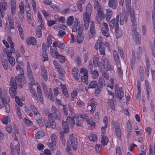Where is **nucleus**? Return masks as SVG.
Instances as JSON below:
<instances>
[{
  "label": "nucleus",
  "mask_w": 155,
  "mask_h": 155,
  "mask_svg": "<svg viewBox=\"0 0 155 155\" xmlns=\"http://www.w3.org/2000/svg\"><path fill=\"white\" fill-rule=\"evenodd\" d=\"M91 11V4L89 3L87 6L85 12L83 14L84 26L86 29L88 28L89 25Z\"/></svg>",
  "instance_id": "nucleus-1"
},
{
  "label": "nucleus",
  "mask_w": 155,
  "mask_h": 155,
  "mask_svg": "<svg viewBox=\"0 0 155 155\" xmlns=\"http://www.w3.org/2000/svg\"><path fill=\"white\" fill-rule=\"evenodd\" d=\"M45 112L46 115H48V121H45L44 124L47 128L51 127L53 129H54L56 127V123L55 122L54 118H53L51 113H49L48 110L46 108L45 109Z\"/></svg>",
  "instance_id": "nucleus-2"
},
{
  "label": "nucleus",
  "mask_w": 155,
  "mask_h": 155,
  "mask_svg": "<svg viewBox=\"0 0 155 155\" xmlns=\"http://www.w3.org/2000/svg\"><path fill=\"white\" fill-rule=\"evenodd\" d=\"M106 84L105 80L103 77L99 78L97 83V86L95 89L94 95L97 96L101 91L103 86H104Z\"/></svg>",
  "instance_id": "nucleus-3"
},
{
  "label": "nucleus",
  "mask_w": 155,
  "mask_h": 155,
  "mask_svg": "<svg viewBox=\"0 0 155 155\" xmlns=\"http://www.w3.org/2000/svg\"><path fill=\"white\" fill-rule=\"evenodd\" d=\"M126 6L127 9H129L130 7V0H125ZM129 11L130 15V19L132 23V25L135 27L137 24L135 17L134 14V12L133 9L130 8H129Z\"/></svg>",
  "instance_id": "nucleus-4"
},
{
  "label": "nucleus",
  "mask_w": 155,
  "mask_h": 155,
  "mask_svg": "<svg viewBox=\"0 0 155 155\" xmlns=\"http://www.w3.org/2000/svg\"><path fill=\"white\" fill-rule=\"evenodd\" d=\"M95 48L98 50L99 49L100 54L103 55L105 54V45L102 41L100 38H99L96 43L95 45Z\"/></svg>",
  "instance_id": "nucleus-5"
},
{
  "label": "nucleus",
  "mask_w": 155,
  "mask_h": 155,
  "mask_svg": "<svg viewBox=\"0 0 155 155\" xmlns=\"http://www.w3.org/2000/svg\"><path fill=\"white\" fill-rule=\"evenodd\" d=\"M13 78L12 79V81L10 83L11 87L9 88V92L11 97L14 98L15 97L16 95V90L17 87L16 86V84L15 83V81H13Z\"/></svg>",
  "instance_id": "nucleus-6"
},
{
  "label": "nucleus",
  "mask_w": 155,
  "mask_h": 155,
  "mask_svg": "<svg viewBox=\"0 0 155 155\" xmlns=\"http://www.w3.org/2000/svg\"><path fill=\"white\" fill-rule=\"evenodd\" d=\"M81 73L83 75L81 77V81L83 82H85L86 85L88 84V71L87 69L84 68H82L80 70Z\"/></svg>",
  "instance_id": "nucleus-7"
},
{
  "label": "nucleus",
  "mask_w": 155,
  "mask_h": 155,
  "mask_svg": "<svg viewBox=\"0 0 155 155\" xmlns=\"http://www.w3.org/2000/svg\"><path fill=\"white\" fill-rule=\"evenodd\" d=\"M136 25H137L136 24ZM133 26V25H132ZM134 28L132 30V37L134 41L136 44H140L141 43V38L140 35L138 32H137L135 29L136 27V25L135 27L133 26Z\"/></svg>",
  "instance_id": "nucleus-8"
},
{
  "label": "nucleus",
  "mask_w": 155,
  "mask_h": 155,
  "mask_svg": "<svg viewBox=\"0 0 155 155\" xmlns=\"http://www.w3.org/2000/svg\"><path fill=\"white\" fill-rule=\"evenodd\" d=\"M94 99L92 98L90 100V103H89L87 106V110L91 114H93L95 109L96 104L94 102Z\"/></svg>",
  "instance_id": "nucleus-9"
},
{
  "label": "nucleus",
  "mask_w": 155,
  "mask_h": 155,
  "mask_svg": "<svg viewBox=\"0 0 155 155\" xmlns=\"http://www.w3.org/2000/svg\"><path fill=\"white\" fill-rule=\"evenodd\" d=\"M119 17L117 15L116 17V21L115 25V34L117 37H120L122 34V31L119 28L118 25Z\"/></svg>",
  "instance_id": "nucleus-10"
},
{
  "label": "nucleus",
  "mask_w": 155,
  "mask_h": 155,
  "mask_svg": "<svg viewBox=\"0 0 155 155\" xmlns=\"http://www.w3.org/2000/svg\"><path fill=\"white\" fill-rule=\"evenodd\" d=\"M19 74L18 75V76H16L15 78V79L13 77H12L11 78L10 83L12 81L11 80L12 78H13V81L15 82V83L16 84V86H17V84H18L21 87V88L22 87V85L25 83V81L22 78L20 77L21 76Z\"/></svg>",
  "instance_id": "nucleus-11"
},
{
  "label": "nucleus",
  "mask_w": 155,
  "mask_h": 155,
  "mask_svg": "<svg viewBox=\"0 0 155 155\" xmlns=\"http://www.w3.org/2000/svg\"><path fill=\"white\" fill-rule=\"evenodd\" d=\"M27 73L28 76V77L30 81L31 82V85H35V82L34 81L33 77L32 75V72L30 68V67L28 63H27Z\"/></svg>",
  "instance_id": "nucleus-12"
},
{
  "label": "nucleus",
  "mask_w": 155,
  "mask_h": 155,
  "mask_svg": "<svg viewBox=\"0 0 155 155\" xmlns=\"http://www.w3.org/2000/svg\"><path fill=\"white\" fill-rule=\"evenodd\" d=\"M74 134L70 136L69 140L71 142V146L74 150L75 151L77 147V142L76 138L74 137Z\"/></svg>",
  "instance_id": "nucleus-13"
},
{
  "label": "nucleus",
  "mask_w": 155,
  "mask_h": 155,
  "mask_svg": "<svg viewBox=\"0 0 155 155\" xmlns=\"http://www.w3.org/2000/svg\"><path fill=\"white\" fill-rule=\"evenodd\" d=\"M42 55L43 58V62L48 60V55L47 52V49L45 44L44 43L42 44Z\"/></svg>",
  "instance_id": "nucleus-14"
},
{
  "label": "nucleus",
  "mask_w": 155,
  "mask_h": 155,
  "mask_svg": "<svg viewBox=\"0 0 155 155\" xmlns=\"http://www.w3.org/2000/svg\"><path fill=\"white\" fill-rule=\"evenodd\" d=\"M101 31L103 35L107 37L110 36L108 32V28L106 23L104 22L103 23V26L101 27Z\"/></svg>",
  "instance_id": "nucleus-15"
},
{
  "label": "nucleus",
  "mask_w": 155,
  "mask_h": 155,
  "mask_svg": "<svg viewBox=\"0 0 155 155\" xmlns=\"http://www.w3.org/2000/svg\"><path fill=\"white\" fill-rule=\"evenodd\" d=\"M78 35L76 38V41L78 44L81 43L84 40V35L83 33V29L78 31Z\"/></svg>",
  "instance_id": "nucleus-16"
},
{
  "label": "nucleus",
  "mask_w": 155,
  "mask_h": 155,
  "mask_svg": "<svg viewBox=\"0 0 155 155\" xmlns=\"http://www.w3.org/2000/svg\"><path fill=\"white\" fill-rule=\"evenodd\" d=\"M80 29H82L80 27V22L77 19L75 18L74 24L72 25V31L73 32H76L77 31H79Z\"/></svg>",
  "instance_id": "nucleus-17"
},
{
  "label": "nucleus",
  "mask_w": 155,
  "mask_h": 155,
  "mask_svg": "<svg viewBox=\"0 0 155 155\" xmlns=\"http://www.w3.org/2000/svg\"><path fill=\"white\" fill-rule=\"evenodd\" d=\"M115 134L118 139L121 138V131L119 124L118 123H115L114 124Z\"/></svg>",
  "instance_id": "nucleus-18"
},
{
  "label": "nucleus",
  "mask_w": 155,
  "mask_h": 155,
  "mask_svg": "<svg viewBox=\"0 0 155 155\" xmlns=\"http://www.w3.org/2000/svg\"><path fill=\"white\" fill-rule=\"evenodd\" d=\"M7 8V2H5L4 0H3V2H2V4L0 2V11L2 18H3L4 16V12L3 9L4 11Z\"/></svg>",
  "instance_id": "nucleus-19"
},
{
  "label": "nucleus",
  "mask_w": 155,
  "mask_h": 155,
  "mask_svg": "<svg viewBox=\"0 0 155 155\" xmlns=\"http://www.w3.org/2000/svg\"><path fill=\"white\" fill-rule=\"evenodd\" d=\"M79 118V116L77 115H75L74 117L72 118L69 117V118H68L66 120L68 122V120L70 121V123L71 124L70 125L71 127H73L74 125L75 124V121L77 122L78 120V119ZM68 124H70L69 122H68Z\"/></svg>",
  "instance_id": "nucleus-20"
},
{
  "label": "nucleus",
  "mask_w": 155,
  "mask_h": 155,
  "mask_svg": "<svg viewBox=\"0 0 155 155\" xmlns=\"http://www.w3.org/2000/svg\"><path fill=\"white\" fill-rule=\"evenodd\" d=\"M115 95L117 97L121 100L124 97V94L122 88L115 90Z\"/></svg>",
  "instance_id": "nucleus-21"
},
{
  "label": "nucleus",
  "mask_w": 155,
  "mask_h": 155,
  "mask_svg": "<svg viewBox=\"0 0 155 155\" xmlns=\"http://www.w3.org/2000/svg\"><path fill=\"white\" fill-rule=\"evenodd\" d=\"M43 26V24H40V25H38L35 29L36 35L38 38H40L42 36V32L41 30Z\"/></svg>",
  "instance_id": "nucleus-22"
},
{
  "label": "nucleus",
  "mask_w": 155,
  "mask_h": 155,
  "mask_svg": "<svg viewBox=\"0 0 155 155\" xmlns=\"http://www.w3.org/2000/svg\"><path fill=\"white\" fill-rule=\"evenodd\" d=\"M78 72L79 70L77 68L74 67L73 68L72 73L74 78L76 80H79L80 78V74Z\"/></svg>",
  "instance_id": "nucleus-23"
},
{
  "label": "nucleus",
  "mask_w": 155,
  "mask_h": 155,
  "mask_svg": "<svg viewBox=\"0 0 155 155\" xmlns=\"http://www.w3.org/2000/svg\"><path fill=\"white\" fill-rule=\"evenodd\" d=\"M106 11V13L105 14V18L107 22H108L111 17L113 12L110 8L107 9Z\"/></svg>",
  "instance_id": "nucleus-24"
},
{
  "label": "nucleus",
  "mask_w": 155,
  "mask_h": 155,
  "mask_svg": "<svg viewBox=\"0 0 155 155\" xmlns=\"http://www.w3.org/2000/svg\"><path fill=\"white\" fill-rule=\"evenodd\" d=\"M41 73L43 78L45 81H47L48 80V76L47 73L46 71L43 67H41Z\"/></svg>",
  "instance_id": "nucleus-25"
},
{
  "label": "nucleus",
  "mask_w": 155,
  "mask_h": 155,
  "mask_svg": "<svg viewBox=\"0 0 155 155\" xmlns=\"http://www.w3.org/2000/svg\"><path fill=\"white\" fill-rule=\"evenodd\" d=\"M11 10L12 14L14 15L15 13L16 8V2L15 0H11Z\"/></svg>",
  "instance_id": "nucleus-26"
},
{
  "label": "nucleus",
  "mask_w": 155,
  "mask_h": 155,
  "mask_svg": "<svg viewBox=\"0 0 155 155\" xmlns=\"http://www.w3.org/2000/svg\"><path fill=\"white\" fill-rule=\"evenodd\" d=\"M107 126L105 125L104 126L101 127V136H102V141L103 142V138H104L107 142L108 140V138L106 136H104V134L105 133V129L107 128Z\"/></svg>",
  "instance_id": "nucleus-27"
},
{
  "label": "nucleus",
  "mask_w": 155,
  "mask_h": 155,
  "mask_svg": "<svg viewBox=\"0 0 155 155\" xmlns=\"http://www.w3.org/2000/svg\"><path fill=\"white\" fill-rule=\"evenodd\" d=\"M27 43L28 45L32 44L33 45H35L36 44V39L33 37H31V38H28L26 40Z\"/></svg>",
  "instance_id": "nucleus-28"
},
{
  "label": "nucleus",
  "mask_w": 155,
  "mask_h": 155,
  "mask_svg": "<svg viewBox=\"0 0 155 155\" xmlns=\"http://www.w3.org/2000/svg\"><path fill=\"white\" fill-rule=\"evenodd\" d=\"M46 96L50 100L53 101V94H52V90L51 88L49 89V92L47 91V92L44 93Z\"/></svg>",
  "instance_id": "nucleus-29"
},
{
  "label": "nucleus",
  "mask_w": 155,
  "mask_h": 155,
  "mask_svg": "<svg viewBox=\"0 0 155 155\" xmlns=\"http://www.w3.org/2000/svg\"><path fill=\"white\" fill-rule=\"evenodd\" d=\"M50 52L52 56L54 58L57 57L58 55V52L57 51V49L56 47L53 48L52 47H51Z\"/></svg>",
  "instance_id": "nucleus-30"
},
{
  "label": "nucleus",
  "mask_w": 155,
  "mask_h": 155,
  "mask_svg": "<svg viewBox=\"0 0 155 155\" xmlns=\"http://www.w3.org/2000/svg\"><path fill=\"white\" fill-rule=\"evenodd\" d=\"M17 28L19 31V34L20 37L22 39H23L24 38V35L23 34V29L21 27V24L18 23L17 25Z\"/></svg>",
  "instance_id": "nucleus-31"
},
{
  "label": "nucleus",
  "mask_w": 155,
  "mask_h": 155,
  "mask_svg": "<svg viewBox=\"0 0 155 155\" xmlns=\"http://www.w3.org/2000/svg\"><path fill=\"white\" fill-rule=\"evenodd\" d=\"M62 125L64 131L65 133H67L69 131V127L68 124L66 121H64L63 120Z\"/></svg>",
  "instance_id": "nucleus-32"
},
{
  "label": "nucleus",
  "mask_w": 155,
  "mask_h": 155,
  "mask_svg": "<svg viewBox=\"0 0 155 155\" xmlns=\"http://www.w3.org/2000/svg\"><path fill=\"white\" fill-rule=\"evenodd\" d=\"M131 124L130 122L128 120L127 123V136L128 137L131 135Z\"/></svg>",
  "instance_id": "nucleus-33"
},
{
  "label": "nucleus",
  "mask_w": 155,
  "mask_h": 155,
  "mask_svg": "<svg viewBox=\"0 0 155 155\" xmlns=\"http://www.w3.org/2000/svg\"><path fill=\"white\" fill-rule=\"evenodd\" d=\"M22 62H19L18 64L17 65L16 68V70L20 72V73L19 74L21 75V76H23L24 74L23 69L21 67V66H22Z\"/></svg>",
  "instance_id": "nucleus-34"
},
{
  "label": "nucleus",
  "mask_w": 155,
  "mask_h": 155,
  "mask_svg": "<svg viewBox=\"0 0 155 155\" xmlns=\"http://www.w3.org/2000/svg\"><path fill=\"white\" fill-rule=\"evenodd\" d=\"M97 17H98L101 19L103 18L104 17V14L103 12L102 8H99V9L97 10Z\"/></svg>",
  "instance_id": "nucleus-35"
},
{
  "label": "nucleus",
  "mask_w": 155,
  "mask_h": 155,
  "mask_svg": "<svg viewBox=\"0 0 155 155\" xmlns=\"http://www.w3.org/2000/svg\"><path fill=\"white\" fill-rule=\"evenodd\" d=\"M1 61L2 65L4 67V69L5 70H7L8 68V63L7 59H5L3 58H1Z\"/></svg>",
  "instance_id": "nucleus-36"
},
{
  "label": "nucleus",
  "mask_w": 155,
  "mask_h": 155,
  "mask_svg": "<svg viewBox=\"0 0 155 155\" xmlns=\"http://www.w3.org/2000/svg\"><path fill=\"white\" fill-rule=\"evenodd\" d=\"M86 0H79L77 3V6L80 12L83 10L82 5L84 3Z\"/></svg>",
  "instance_id": "nucleus-37"
},
{
  "label": "nucleus",
  "mask_w": 155,
  "mask_h": 155,
  "mask_svg": "<svg viewBox=\"0 0 155 155\" xmlns=\"http://www.w3.org/2000/svg\"><path fill=\"white\" fill-rule=\"evenodd\" d=\"M97 82L95 81H92L89 83L88 89L95 88L96 87H97Z\"/></svg>",
  "instance_id": "nucleus-38"
},
{
  "label": "nucleus",
  "mask_w": 155,
  "mask_h": 155,
  "mask_svg": "<svg viewBox=\"0 0 155 155\" xmlns=\"http://www.w3.org/2000/svg\"><path fill=\"white\" fill-rule=\"evenodd\" d=\"M90 31L92 35L94 34L95 33L94 23L93 21L91 22L90 25Z\"/></svg>",
  "instance_id": "nucleus-39"
},
{
  "label": "nucleus",
  "mask_w": 155,
  "mask_h": 155,
  "mask_svg": "<svg viewBox=\"0 0 155 155\" xmlns=\"http://www.w3.org/2000/svg\"><path fill=\"white\" fill-rule=\"evenodd\" d=\"M117 2H114L111 0H109L108 2V6L110 8L115 9L117 7Z\"/></svg>",
  "instance_id": "nucleus-40"
},
{
  "label": "nucleus",
  "mask_w": 155,
  "mask_h": 155,
  "mask_svg": "<svg viewBox=\"0 0 155 155\" xmlns=\"http://www.w3.org/2000/svg\"><path fill=\"white\" fill-rule=\"evenodd\" d=\"M56 143H48V145L50 149L52 151H54L56 148Z\"/></svg>",
  "instance_id": "nucleus-41"
},
{
  "label": "nucleus",
  "mask_w": 155,
  "mask_h": 155,
  "mask_svg": "<svg viewBox=\"0 0 155 155\" xmlns=\"http://www.w3.org/2000/svg\"><path fill=\"white\" fill-rule=\"evenodd\" d=\"M97 135L95 134H91V135L89 137V139L92 141L95 142L97 140Z\"/></svg>",
  "instance_id": "nucleus-42"
},
{
  "label": "nucleus",
  "mask_w": 155,
  "mask_h": 155,
  "mask_svg": "<svg viewBox=\"0 0 155 155\" xmlns=\"http://www.w3.org/2000/svg\"><path fill=\"white\" fill-rule=\"evenodd\" d=\"M67 147L66 148V150L69 155H73L72 152L71 151V148L70 147V142L68 141L67 144Z\"/></svg>",
  "instance_id": "nucleus-43"
},
{
  "label": "nucleus",
  "mask_w": 155,
  "mask_h": 155,
  "mask_svg": "<svg viewBox=\"0 0 155 155\" xmlns=\"http://www.w3.org/2000/svg\"><path fill=\"white\" fill-rule=\"evenodd\" d=\"M10 29L14 28V20L12 18L8 17V18Z\"/></svg>",
  "instance_id": "nucleus-44"
},
{
  "label": "nucleus",
  "mask_w": 155,
  "mask_h": 155,
  "mask_svg": "<svg viewBox=\"0 0 155 155\" xmlns=\"http://www.w3.org/2000/svg\"><path fill=\"white\" fill-rule=\"evenodd\" d=\"M24 10H23L22 9L20 10L18 13V16L19 18L21 20L24 19Z\"/></svg>",
  "instance_id": "nucleus-45"
},
{
  "label": "nucleus",
  "mask_w": 155,
  "mask_h": 155,
  "mask_svg": "<svg viewBox=\"0 0 155 155\" xmlns=\"http://www.w3.org/2000/svg\"><path fill=\"white\" fill-rule=\"evenodd\" d=\"M73 17L72 16H71L68 17L67 21V24L69 26L71 25L73 23Z\"/></svg>",
  "instance_id": "nucleus-46"
},
{
  "label": "nucleus",
  "mask_w": 155,
  "mask_h": 155,
  "mask_svg": "<svg viewBox=\"0 0 155 155\" xmlns=\"http://www.w3.org/2000/svg\"><path fill=\"white\" fill-rule=\"evenodd\" d=\"M32 85L31 84V87H30L29 86V89L30 90V91L31 93L32 94V96L33 97H34L36 98H37V95H36L35 92L34 90V89L32 87Z\"/></svg>",
  "instance_id": "nucleus-47"
},
{
  "label": "nucleus",
  "mask_w": 155,
  "mask_h": 155,
  "mask_svg": "<svg viewBox=\"0 0 155 155\" xmlns=\"http://www.w3.org/2000/svg\"><path fill=\"white\" fill-rule=\"evenodd\" d=\"M90 73L92 74V77L94 78H96L98 75L97 71L96 70L91 71H90Z\"/></svg>",
  "instance_id": "nucleus-48"
},
{
  "label": "nucleus",
  "mask_w": 155,
  "mask_h": 155,
  "mask_svg": "<svg viewBox=\"0 0 155 155\" xmlns=\"http://www.w3.org/2000/svg\"><path fill=\"white\" fill-rule=\"evenodd\" d=\"M116 18L112 20L110 22L109 26L110 27V29L111 28H114L116 24Z\"/></svg>",
  "instance_id": "nucleus-49"
},
{
  "label": "nucleus",
  "mask_w": 155,
  "mask_h": 155,
  "mask_svg": "<svg viewBox=\"0 0 155 155\" xmlns=\"http://www.w3.org/2000/svg\"><path fill=\"white\" fill-rule=\"evenodd\" d=\"M57 57H55V58H58L59 61L61 63H64L65 61V57L62 55H58Z\"/></svg>",
  "instance_id": "nucleus-50"
},
{
  "label": "nucleus",
  "mask_w": 155,
  "mask_h": 155,
  "mask_svg": "<svg viewBox=\"0 0 155 155\" xmlns=\"http://www.w3.org/2000/svg\"><path fill=\"white\" fill-rule=\"evenodd\" d=\"M8 60L9 62L12 66H13L14 65L15 62V59L12 56L8 58Z\"/></svg>",
  "instance_id": "nucleus-51"
},
{
  "label": "nucleus",
  "mask_w": 155,
  "mask_h": 155,
  "mask_svg": "<svg viewBox=\"0 0 155 155\" xmlns=\"http://www.w3.org/2000/svg\"><path fill=\"white\" fill-rule=\"evenodd\" d=\"M17 108L16 109V113L19 118L20 119H21L22 117L20 111V107L19 106H18L17 107Z\"/></svg>",
  "instance_id": "nucleus-52"
},
{
  "label": "nucleus",
  "mask_w": 155,
  "mask_h": 155,
  "mask_svg": "<svg viewBox=\"0 0 155 155\" xmlns=\"http://www.w3.org/2000/svg\"><path fill=\"white\" fill-rule=\"evenodd\" d=\"M51 112L53 114L59 112L58 110L54 105H52L51 107Z\"/></svg>",
  "instance_id": "nucleus-53"
},
{
  "label": "nucleus",
  "mask_w": 155,
  "mask_h": 155,
  "mask_svg": "<svg viewBox=\"0 0 155 155\" xmlns=\"http://www.w3.org/2000/svg\"><path fill=\"white\" fill-rule=\"evenodd\" d=\"M114 60L115 61L116 64L117 65V66H118V65H120V62L119 60V56H115V57H114Z\"/></svg>",
  "instance_id": "nucleus-54"
},
{
  "label": "nucleus",
  "mask_w": 155,
  "mask_h": 155,
  "mask_svg": "<svg viewBox=\"0 0 155 155\" xmlns=\"http://www.w3.org/2000/svg\"><path fill=\"white\" fill-rule=\"evenodd\" d=\"M98 58H97L94 57L93 58V62L94 65L95 67H97L98 65Z\"/></svg>",
  "instance_id": "nucleus-55"
},
{
  "label": "nucleus",
  "mask_w": 155,
  "mask_h": 155,
  "mask_svg": "<svg viewBox=\"0 0 155 155\" xmlns=\"http://www.w3.org/2000/svg\"><path fill=\"white\" fill-rule=\"evenodd\" d=\"M53 115L55 117V119H57L59 120H61V116L59 112L56 113Z\"/></svg>",
  "instance_id": "nucleus-56"
},
{
  "label": "nucleus",
  "mask_w": 155,
  "mask_h": 155,
  "mask_svg": "<svg viewBox=\"0 0 155 155\" xmlns=\"http://www.w3.org/2000/svg\"><path fill=\"white\" fill-rule=\"evenodd\" d=\"M117 71L118 74L120 77H121L122 76L123 74L122 69L120 67V65H118L117 66Z\"/></svg>",
  "instance_id": "nucleus-57"
},
{
  "label": "nucleus",
  "mask_w": 155,
  "mask_h": 155,
  "mask_svg": "<svg viewBox=\"0 0 155 155\" xmlns=\"http://www.w3.org/2000/svg\"><path fill=\"white\" fill-rule=\"evenodd\" d=\"M97 7V8L98 9H99V7L101 8H102V7L100 5V4L98 1L95 2L94 3V8H96Z\"/></svg>",
  "instance_id": "nucleus-58"
},
{
  "label": "nucleus",
  "mask_w": 155,
  "mask_h": 155,
  "mask_svg": "<svg viewBox=\"0 0 155 155\" xmlns=\"http://www.w3.org/2000/svg\"><path fill=\"white\" fill-rule=\"evenodd\" d=\"M108 105H109L110 107L113 109V110H114V103L113 100L111 99L109 100V101L108 102Z\"/></svg>",
  "instance_id": "nucleus-59"
},
{
  "label": "nucleus",
  "mask_w": 155,
  "mask_h": 155,
  "mask_svg": "<svg viewBox=\"0 0 155 155\" xmlns=\"http://www.w3.org/2000/svg\"><path fill=\"white\" fill-rule=\"evenodd\" d=\"M23 122L29 125H31L32 124V122L30 120L26 118H25L23 119Z\"/></svg>",
  "instance_id": "nucleus-60"
},
{
  "label": "nucleus",
  "mask_w": 155,
  "mask_h": 155,
  "mask_svg": "<svg viewBox=\"0 0 155 155\" xmlns=\"http://www.w3.org/2000/svg\"><path fill=\"white\" fill-rule=\"evenodd\" d=\"M38 119H37V121L40 126L42 127L44 126V124L42 121V120L40 117H37Z\"/></svg>",
  "instance_id": "nucleus-61"
},
{
  "label": "nucleus",
  "mask_w": 155,
  "mask_h": 155,
  "mask_svg": "<svg viewBox=\"0 0 155 155\" xmlns=\"http://www.w3.org/2000/svg\"><path fill=\"white\" fill-rule=\"evenodd\" d=\"M4 52L7 54V57L8 58H10L11 57L12 54V53L9 50H3Z\"/></svg>",
  "instance_id": "nucleus-62"
},
{
  "label": "nucleus",
  "mask_w": 155,
  "mask_h": 155,
  "mask_svg": "<svg viewBox=\"0 0 155 155\" xmlns=\"http://www.w3.org/2000/svg\"><path fill=\"white\" fill-rule=\"evenodd\" d=\"M66 34V32L65 31L62 30H60L58 31V37H62L63 36Z\"/></svg>",
  "instance_id": "nucleus-63"
},
{
  "label": "nucleus",
  "mask_w": 155,
  "mask_h": 155,
  "mask_svg": "<svg viewBox=\"0 0 155 155\" xmlns=\"http://www.w3.org/2000/svg\"><path fill=\"white\" fill-rule=\"evenodd\" d=\"M116 155H122L121 148L119 147H117L116 148Z\"/></svg>",
  "instance_id": "nucleus-64"
}]
</instances>
